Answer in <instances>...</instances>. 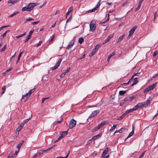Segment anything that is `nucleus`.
I'll use <instances>...</instances> for the list:
<instances>
[{"label":"nucleus","instance_id":"obj_30","mask_svg":"<svg viewBox=\"0 0 158 158\" xmlns=\"http://www.w3.org/2000/svg\"><path fill=\"white\" fill-rule=\"evenodd\" d=\"M117 125H114L111 128L110 130V131H113L116 128Z\"/></svg>","mask_w":158,"mask_h":158},{"label":"nucleus","instance_id":"obj_6","mask_svg":"<svg viewBox=\"0 0 158 158\" xmlns=\"http://www.w3.org/2000/svg\"><path fill=\"white\" fill-rule=\"evenodd\" d=\"M100 110H94L92 112V113L89 116V118H92L96 116L99 113Z\"/></svg>","mask_w":158,"mask_h":158},{"label":"nucleus","instance_id":"obj_53","mask_svg":"<svg viewBox=\"0 0 158 158\" xmlns=\"http://www.w3.org/2000/svg\"><path fill=\"white\" fill-rule=\"evenodd\" d=\"M109 20H105V21L103 22H100L99 23V24H104L106 23Z\"/></svg>","mask_w":158,"mask_h":158},{"label":"nucleus","instance_id":"obj_37","mask_svg":"<svg viewBox=\"0 0 158 158\" xmlns=\"http://www.w3.org/2000/svg\"><path fill=\"white\" fill-rule=\"evenodd\" d=\"M62 59L61 58H60L59 60L57 62V63L56 64V65L57 66H59V65L62 61Z\"/></svg>","mask_w":158,"mask_h":158},{"label":"nucleus","instance_id":"obj_23","mask_svg":"<svg viewBox=\"0 0 158 158\" xmlns=\"http://www.w3.org/2000/svg\"><path fill=\"white\" fill-rule=\"evenodd\" d=\"M115 53L114 52H113L111 55H110L107 59V61L109 62L110 59V58L113 56L114 55Z\"/></svg>","mask_w":158,"mask_h":158},{"label":"nucleus","instance_id":"obj_42","mask_svg":"<svg viewBox=\"0 0 158 158\" xmlns=\"http://www.w3.org/2000/svg\"><path fill=\"white\" fill-rule=\"evenodd\" d=\"M40 156V154H39L38 153L35 154L32 158H36V157Z\"/></svg>","mask_w":158,"mask_h":158},{"label":"nucleus","instance_id":"obj_40","mask_svg":"<svg viewBox=\"0 0 158 158\" xmlns=\"http://www.w3.org/2000/svg\"><path fill=\"white\" fill-rule=\"evenodd\" d=\"M145 151H144V152H143L139 156V158H142L144 156L145 154Z\"/></svg>","mask_w":158,"mask_h":158},{"label":"nucleus","instance_id":"obj_45","mask_svg":"<svg viewBox=\"0 0 158 158\" xmlns=\"http://www.w3.org/2000/svg\"><path fill=\"white\" fill-rule=\"evenodd\" d=\"M150 90H149V88L148 87H147L146 89H145L143 91V92L144 93H146V92H148V91H149Z\"/></svg>","mask_w":158,"mask_h":158},{"label":"nucleus","instance_id":"obj_16","mask_svg":"<svg viewBox=\"0 0 158 158\" xmlns=\"http://www.w3.org/2000/svg\"><path fill=\"white\" fill-rule=\"evenodd\" d=\"M102 135V134L101 133H100L99 134L94 136L92 138V139L95 140L96 139H97L98 138H99Z\"/></svg>","mask_w":158,"mask_h":158},{"label":"nucleus","instance_id":"obj_36","mask_svg":"<svg viewBox=\"0 0 158 158\" xmlns=\"http://www.w3.org/2000/svg\"><path fill=\"white\" fill-rule=\"evenodd\" d=\"M62 59L61 58H60L59 60L57 62V63L56 64V65L57 66H59V65L62 61Z\"/></svg>","mask_w":158,"mask_h":158},{"label":"nucleus","instance_id":"obj_62","mask_svg":"<svg viewBox=\"0 0 158 158\" xmlns=\"http://www.w3.org/2000/svg\"><path fill=\"white\" fill-rule=\"evenodd\" d=\"M42 43V41H40L39 43L38 44L36 45V47H38Z\"/></svg>","mask_w":158,"mask_h":158},{"label":"nucleus","instance_id":"obj_63","mask_svg":"<svg viewBox=\"0 0 158 158\" xmlns=\"http://www.w3.org/2000/svg\"><path fill=\"white\" fill-rule=\"evenodd\" d=\"M12 69V68H10L9 69H8L6 70L5 71V72H9Z\"/></svg>","mask_w":158,"mask_h":158},{"label":"nucleus","instance_id":"obj_12","mask_svg":"<svg viewBox=\"0 0 158 158\" xmlns=\"http://www.w3.org/2000/svg\"><path fill=\"white\" fill-rule=\"evenodd\" d=\"M32 117V115L31 114V117L27 119L24 120H23L22 122L21 123L20 125H22L23 127L24 125V124L25 123H27L28 121H29L31 119V118Z\"/></svg>","mask_w":158,"mask_h":158},{"label":"nucleus","instance_id":"obj_38","mask_svg":"<svg viewBox=\"0 0 158 158\" xmlns=\"http://www.w3.org/2000/svg\"><path fill=\"white\" fill-rule=\"evenodd\" d=\"M126 114H127L126 113V112L123 113L120 117H119V120L122 119L123 118Z\"/></svg>","mask_w":158,"mask_h":158},{"label":"nucleus","instance_id":"obj_18","mask_svg":"<svg viewBox=\"0 0 158 158\" xmlns=\"http://www.w3.org/2000/svg\"><path fill=\"white\" fill-rule=\"evenodd\" d=\"M134 130L133 129L132 130V131L130 133L128 136L125 139V141L127 139L132 136L134 133Z\"/></svg>","mask_w":158,"mask_h":158},{"label":"nucleus","instance_id":"obj_54","mask_svg":"<svg viewBox=\"0 0 158 158\" xmlns=\"http://www.w3.org/2000/svg\"><path fill=\"white\" fill-rule=\"evenodd\" d=\"M73 10V7L72 6H71L69 9L68 11L70 13L71 11H72Z\"/></svg>","mask_w":158,"mask_h":158},{"label":"nucleus","instance_id":"obj_27","mask_svg":"<svg viewBox=\"0 0 158 158\" xmlns=\"http://www.w3.org/2000/svg\"><path fill=\"white\" fill-rule=\"evenodd\" d=\"M100 128V127H98V126L92 130V132H94L96 131L99 130Z\"/></svg>","mask_w":158,"mask_h":158},{"label":"nucleus","instance_id":"obj_7","mask_svg":"<svg viewBox=\"0 0 158 158\" xmlns=\"http://www.w3.org/2000/svg\"><path fill=\"white\" fill-rule=\"evenodd\" d=\"M34 30L32 29L31 30L29 34L27 36V39L24 41V42L26 43L31 38V36L32 35V34L34 32Z\"/></svg>","mask_w":158,"mask_h":158},{"label":"nucleus","instance_id":"obj_21","mask_svg":"<svg viewBox=\"0 0 158 158\" xmlns=\"http://www.w3.org/2000/svg\"><path fill=\"white\" fill-rule=\"evenodd\" d=\"M152 99L151 97H150L148 98L147 99V101L145 102H144L145 104L147 106L149 103L152 100Z\"/></svg>","mask_w":158,"mask_h":158},{"label":"nucleus","instance_id":"obj_48","mask_svg":"<svg viewBox=\"0 0 158 158\" xmlns=\"http://www.w3.org/2000/svg\"><path fill=\"white\" fill-rule=\"evenodd\" d=\"M139 107L138 106V105H137V104L135 106H134V107L133 108V109L135 111V110H137L138 108H139Z\"/></svg>","mask_w":158,"mask_h":158},{"label":"nucleus","instance_id":"obj_9","mask_svg":"<svg viewBox=\"0 0 158 158\" xmlns=\"http://www.w3.org/2000/svg\"><path fill=\"white\" fill-rule=\"evenodd\" d=\"M75 40L74 39L72 40L69 43V44L68 45L66 48L69 49L72 48L73 45L75 42Z\"/></svg>","mask_w":158,"mask_h":158},{"label":"nucleus","instance_id":"obj_47","mask_svg":"<svg viewBox=\"0 0 158 158\" xmlns=\"http://www.w3.org/2000/svg\"><path fill=\"white\" fill-rule=\"evenodd\" d=\"M6 45H4V47L3 48H2V49H1V50L0 51V52H3V51H4L6 49Z\"/></svg>","mask_w":158,"mask_h":158},{"label":"nucleus","instance_id":"obj_35","mask_svg":"<svg viewBox=\"0 0 158 158\" xmlns=\"http://www.w3.org/2000/svg\"><path fill=\"white\" fill-rule=\"evenodd\" d=\"M126 101V98L124 100H122L120 102V106H122Z\"/></svg>","mask_w":158,"mask_h":158},{"label":"nucleus","instance_id":"obj_3","mask_svg":"<svg viewBox=\"0 0 158 158\" xmlns=\"http://www.w3.org/2000/svg\"><path fill=\"white\" fill-rule=\"evenodd\" d=\"M101 1V0H100L98 2L97 5H96V6H95V7H94L93 9L89 10V11H88L86 12V13L94 12L96 10L98 9V7L100 6V5H101L100 3Z\"/></svg>","mask_w":158,"mask_h":158},{"label":"nucleus","instance_id":"obj_4","mask_svg":"<svg viewBox=\"0 0 158 158\" xmlns=\"http://www.w3.org/2000/svg\"><path fill=\"white\" fill-rule=\"evenodd\" d=\"M90 30L93 31L95 30L96 29L95 23L94 21L92 20L91 21L90 24Z\"/></svg>","mask_w":158,"mask_h":158},{"label":"nucleus","instance_id":"obj_26","mask_svg":"<svg viewBox=\"0 0 158 158\" xmlns=\"http://www.w3.org/2000/svg\"><path fill=\"white\" fill-rule=\"evenodd\" d=\"M78 41L79 44H81L84 41V39L83 37L80 38L78 39Z\"/></svg>","mask_w":158,"mask_h":158},{"label":"nucleus","instance_id":"obj_24","mask_svg":"<svg viewBox=\"0 0 158 158\" xmlns=\"http://www.w3.org/2000/svg\"><path fill=\"white\" fill-rule=\"evenodd\" d=\"M24 142V141L23 140L18 145H17V147L19 149H20V148L22 146Z\"/></svg>","mask_w":158,"mask_h":158},{"label":"nucleus","instance_id":"obj_34","mask_svg":"<svg viewBox=\"0 0 158 158\" xmlns=\"http://www.w3.org/2000/svg\"><path fill=\"white\" fill-rule=\"evenodd\" d=\"M54 37H55V35H53L52 36L51 39H50V40H49V44H52V41L53 39H54Z\"/></svg>","mask_w":158,"mask_h":158},{"label":"nucleus","instance_id":"obj_31","mask_svg":"<svg viewBox=\"0 0 158 158\" xmlns=\"http://www.w3.org/2000/svg\"><path fill=\"white\" fill-rule=\"evenodd\" d=\"M133 111H134V110L133 109V108L130 109V110H127L125 112H126V114H127L128 113H130V112H132Z\"/></svg>","mask_w":158,"mask_h":158},{"label":"nucleus","instance_id":"obj_46","mask_svg":"<svg viewBox=\"0 0 158 158\" xmlns=\"http://www.w3.org/2000/svg\"><path fill=\"white\" fill-rule=\"evenodd\" d=\"M49 97H47V98H42V103H43L44 101L46 100V99H49Z\"/></svg>","mask_w":158,"mask_h":158},{"label":"nucleus","instance_id":"obj_25","mask_svg":"<svg viewBox=\"0 0 158 158\" xmlns=\"http://www.w3.org/2000/svg\"><path fill=\"white\" fill-rule=\"evenodd\" d=\"M22 127V125H20V126L17 128L16 130V131H18L17 135H18L19 132L21 130Z\"/></svg>","mask_w":158,"mask_h":158},{"label":"nucleus","instance_id":"obj_29","mask_svg":"<svg viewBox=\"0 0 158 158\" xmlns=\"http://www.w3.org/2000/svg\"><path fill=\"white\" fill-rule=\"evenodd\" d=\"M96 52V51H95L94 49H93L92 51V52L89 55V56L91 57L92 56H94Z\"/></svg>","mask_w":158,"mask_h":158},{"label":"nucleus","instance_id":"obj_1","mask_svg":"<svg viewBox=\"0 0 158 158\" xmlns=\"http://www.w3.org/2000/svg\"><path fill=\"white\" fill-rule=\"evenodd\" d=\"M38 5L37 3H30L27 5V6L23 8L22 9V11H31L33 9L35 6Z\"/></svg>","mask_w":158,"mask_h":158},{"label":"nucleus","instance_id":"obj_20","mask_svg":"<svg viewBox=\"0 0 158 158\" xmlns=\"http://www.w3.org/2000/svg\"><path fill=\"white\" fill-rule=\"evenodd\" d=\"M128 130L124 128H122L119 129V133H122L123 132H125L127 131Z\"/></svg>","mask_w":158,"mask_h":158},{"label":"nucleus","instance_id":"obj_56","mask_svg":"<svg viewBox=\"0 0 158 158\" xmlns=\"http://www.w3.org/2000/svg\"><path fill=\"white\" fill-rule=\"evenodd\" d=\"M50 150V148H48L46 150H43V152H47L49 151Z\"/></svg>","mask_w":158,"mask_h":158},{"label":"nucleus","instance_id":"obj_61","mask_svg":"<svg viewBox=\"0 0 158 158\" xmlns=\"http://www.w3.org/2000/svg\"><path fill=\"white\" fill-rule=\"evenodd\" d=\"M62 120H63V118H61L60 120L57 121L56 122V123L57 124H59V123H60L62 121Z\"/></svg>","mask_w":158,"mask_h":158},{"label":"nucleus","instance_id":"obj_52","mask_svg":"<svg viewBox=\"0 0 158 158\" xmlns=\"http://www.w3.org/2000/svg\"><path fill=\"white\" fill-rule=\"evenodd\" d=\"M9 158H13V153L11 152L10 153V154L9 156H8Z\"/></svg>","mask_w":158,"mask_h":158},{"label":"nucleus","instance_id":"obj_8","mask_svg":"<svg viewBox=\"0 0 158 158\" xmlns=\"http://www.w3.org/2000/svg\"><path fill=\"white\" fill-rule=\"evenodd\" d=\"M137 28L136 26H134L129 31V36H131Z\"/></svg>","mask_w":158,"mask_h":158},{"label":"nucleus","instance_id":"obj_17","mask_svg":"<svg viewBox=\"0 0 158 158\" xmlns=\"http://www.w3.org/2000/svg\"><path fill=\"white\" fill-rule=\"evenodd\" d=\"M156 83H154L152 85H151L148 87L149 88V90H152L155 87L156 85Z\"/></svg>","mask_w":158,"mask_h":158},{"label":"nucleus","instance_id":"obj_51","mask_svg":"<svg viewBox=\"0 0 158 158\" xmlns=\"http://www.w3.org/2000/svg\"><path fill=\"white\" fill-rule=\"evenodd\" d=\"M58 67V66L56 64L52 68V70H55V69H56Z\"/></svg>","mask_w":158,"mask_h":158},{"label":"nucleus","instance_id":"obj_60","mask_svg":"<svg viewBox=\"0 0 158 158\" xmlns=\"http://www.w3.org/2000/svg\"><path fill=\"white\" fill-rule=\"evenodd\" d=\"M128 84H128V82L127 83H123L121 84V85L122 86H125V85H127Z\"/></svg>","mask_w":158,"mask_h":158},{"label":"nucleus","instance_id":"obj_64","mask_svg":"<svg viewBox=\"0 0 158 158\" xmlns=\"http://www.w3.org/2000/svg\"><path fill=\"white\" fill-rule=\"evenodd\" d=\"M140 73H137L134 74L132 76L134 77L135 76H138Z\"/></svg>","mask_w":158,"mask_h":158},{"label":"nucleus","instance_id":"obj_15","mask_svg":"<svg viewBox=\"0 0 158 158\" xmlns=\"http://www.w3.org/2000/svg\"><path fill=\"white\" fill-rule=\"evenodd\" d=\"M10 31V30H8L6 31L4 34L1 36L0 39L2 40L6 36V35L7 33L9 32Z\"/></svg>","mask_w":158,"mask_h":158},{"label":"nucleus","instance_id":"obj_32","mask_svg":"<svg viewBox=\"0 0 158 158\" xmlns=\"http://www.w3.org/2000/svg\"><path fill=\"white\" fill-rule=\"evenodd\" d=\"M60 136H59V137L57 139H58V140L59 141L62 138H63V137L64 136H65V135L61 134L60 133Z\"/></svg>","mask_w":158,"mask_h":158},{"label":"nucleus","instance_id":"obj_50","mask_svg":"<svg viewBox=\"0 0 158 158\" xmlns=\"http://www.w3.org/2000/svg\"><path fill=\"white\" fill-rule=\"evenodd\" d=\"M92 139H91L89 140L87 142L86 144L88 145V144H90L92 142Z\"/></svg>","mask_w":158,"mask_h":158},{"label":"nucleus","instance_id":"obj_10","mask_svg":"<svg viewBox=\"0 0 158 158\" xmlns=\"http://www.w3.org/2000/svg\"><path fill=\"white\" fill-rule=\"evenodd\" d=\"M70 68L69 67H68L67 69L60 75V77H64L65 76L66 73L70 71Z\"/></svg>","mask_w":158,"mask_h":158},{"label":"nucleus","instance_id":"obj_41","mask_svg":"<svg viewBox=\"0 0 158 158\" xmlns=\"http://www.w3.org/2000/svg\"><path fill=\"white\" fill-rule=\"evenodd\" d=\"M18 13V12L17 11L16 12H14L12 15H11L9 16V17H12L13 16H14L16 14H17V13Z\"/></svg>","mask_w":158,"mask_h":158},{"label":"nucleus","instance_id":"obj_28","mask_svg":"<svg viewBox=\"0 0 158 158\" xmlns=\"http://www.w3.org/2000/svg\"><path fill=\"white\" fill-rule=\"evenodd\" d=\"M126 92V91L121 90L119 91V94L121 95H122L125 94Z\"/></svg>","mask_w":158,"mask_h":158},{"label":"nucleus","instance_id":"obj_55","mask_svg":"<svg viewBox=\"0 0 158 158\" xmlns=\"http://www.w3.org/2000/svg\"><path fill=\"white\" fill-rule=\"evenodd\" d=\"M140 7H141V5L139 4L138 7L135 9V11H137V10H139L140 8Z\"/></svg>","mask_w":158,"mask_h":158},{"label":"nucleus","instance_id":"obj_59","mask_svg":"<svg viewBox=\"0 0 158 158\" xmlns=\"http://www.w3.org/2000/svg\"><path fill=\"white\" fill-rule=\"evenodd\" d=\"M98 48H98V47L97 46V45H96V46H95V48H94V49L95 51H97L98 50Z\"/></svg>","mask_w":158,"mask_h":158},{"label":"nucleus","instance_id":"obj_49","mask_svg":"<svg viewBox=\"0 0 158 158\" xmlns=\"http://www.w3.org/2000/svg\"><path fill=\"white\" fill-rule=\"evenodd\" d=\"M69 131V129H68L67 131H64L63 132H60V133L61 134H63L64 133L65 134H67L68 133V131Z\"/></svg>","mask_w":158,"mask_h":158},{"label":"nucleus","instance_id":"obj_33","mask_svg":"<svg viewBox=\"0 0 158 158\" xmlns=\"http://www.w3.org/2000/svg\"><path fill=\"white\" fill-rule=\"evenodd\" d=\"M113 36V35H109L108 37H107V39H106L107 40V41H109L110 40L111 38H112Z\"/></svg>","mask_w":158,"mask_h":158},{"label":"nucleus","instance_id":"obj_13","mask_svg":"<svg viewBox=\"0 0 158 158\" xmlns=\"http://www.w3.org/2000/svg\"><path fill=\"white\" fill-rule=\"evenodd\" d=\"M107 123V121H103L101 122V123L99 124L98 126V127H100V128H101L102 127L106 125Z\"/></svg>","mask_w":158,"mask_h":158},{"label":"nucleus","instance_id":"obj_2","mask_svg":"<svg viewBox=\"0 0 158 158\" xmlns=\"http://www.w3.org/2000/svg\"><path fill=\"white\" fill-rule=\"evenodd\" d=\"M35 88L32 89L30 90L28 93H27L25 95H23L22 99H24L25 100V101H26L27 99L30 96L31 93L35 91Z\"/></svg>","mask_w":158,"mask_h":158},{"label":"nucleus","instance_id":"obj_14","mask_svg":"<svg viewBox=\"0 0 158 158\" xmlns=\"http://www.w3.org/2000/svg\"><path fill=\"white\" fill-rule=\"evenodd\" d=\"M137 105L139 108H141L142 106L145 107L147 106L144 102L139 103Z\"/></svg>","mask_w":158,"mask_h":158},{"label":"nucleus","instance_id":"obj_19","mask_svg":"<svg viewBox=\"0 0 158 158\" xmlns=\"http://www.w3.org/2000/svg\"><path fill=\"white\" fill-rule=\"evenodd\" d=\"M135 97L134 96H133L131 97H129L126 98V100H127V101H128L131 102L132 101V100H133V99H134Z\"/></svg>","mask_w":158,"mask_h":158},{"label":"nucleus","instance_id":"obj_43","mask_svg":"<svg viewBox=\"0 0 158 158\" xmlns=\"http://www.w3.org/2000/svg\"><path fill=\"white\" fill-rule=\"evenodd\" d=\"M21 53H20L19 55V56H18L17 60V62H16V64H17V63L19 62V59H20V58L21 57Z\"/></svg>","mask_w":158,"mask_h":158},{"label":"nucleus","instance_id":"obj_58","mask_svg":"<svg viewBox=\"0 0 158 158\" xmlns=\"http://www.w3.org/2000/svg\"><path fill=\"white\" fill-rule=\"evenodd\" d=\"M40 22V21H35V22H33L32 23V24L33 25H35L38 23H39Z\"/></svg>","mask_w":158,"mask_h":158},{"label":"nucleus","instance_id":"obj_5","mask_svg":"<svg viewBox=\"0 0 158 158\" xmlns=\"http://www.w3.org/2000/svg\"><path fill=\"white\" fill-rule=\"evenodd\" d=\"M76 121L74 119L71 120L69 123V128L72 129L75 127L76 124Z\"/></svg>","mask_w":158,"mask_h":158},{"label":"nucleus","instance_id":"obj_11","mask_svg":"<svg viewBox=\"0 0 158 158\" xmlns=\"http://www.w3.org/2000/svg\"><path fill=\"white\" fill-rule=\"evenodd\" d=\"M108 150L109 149L108 148H105V150L102 153L101 157L103 158L104 157H105V156L107 153Z\"/></svg>","mask_w":158,"mask_h":158},{"label":"nucleus","instance_id":"obj_22","mask_svg":"<svg viewBox=\"0 0 158 158\" xmlns=\"http://www.w3.org/2000/svg\"><path fill=\"white\" fill-rule=\"evenodd\" d=\"M138 79V78H135L134 79V82L131 85V86L132 87L135 85H136L138 82L137 80Z\"/></svg>","mask_w":158,"mask_h":158},{"label":"nucleus","instance_id":"obj_39","mask_svg":"<svg viewBox=\"0 0 158 158\" xmlns=\"http://www.w3.org/2000/svg\"><path fill=\"white\" fill-rule=\"evenodd\" d=\"M8 2L9 3H11L12 4H15V3L14 0L12 1V0H10L8 1Z\"/></svg>","mask_w":158,"mask_h":158},{"label":"nucleus","instance_id":"obj_57","mask_svg":"<svg viewBox=\"0 0 158 158\" xmlns=\"http://www.w3.org/2000/svg\"><path fill=\"white\" fill-rule=\"evenodd\" d=\"M125 36V35H123L122 36L119 37V40H121L122 39H123V38Z\"/></svg>","mask_w":158,"mask_h":158},{"label":"nucleus","instance_id":"obj_44","mask_svg":"<svg viewBox=\"0 0 158 158\" xmlns=\"http://www.w3.org/2000/svg\"><path fill=\"white\" fill-rule=\"evenodd\" d=\"M133 78H134L133 76H132V77H131V78L129 80V81L128 82V84H129V83H131L133 81Z\"/></svg>","mask_w":158,"mask_h":158}]
</instances>
